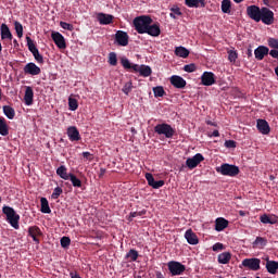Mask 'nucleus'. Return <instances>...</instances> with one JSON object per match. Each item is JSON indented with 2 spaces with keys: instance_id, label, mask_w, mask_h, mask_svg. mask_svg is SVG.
<instances>
[{
  "instance_id": "31",
  "label": "nucleus",
  "mask_w": 278,
  "mask_h": 278,
  "mask_svg": "<svg viewBox=\"0 0 278 278\" xmlns=\"http://www.w3.org/2000/svg\"><path fill=\"white\" fill-rule=\"evenodd\" d=\"M218 264H229L231 262V252H223L217 256Z\"/></svg>"
},
{
  "instance_id": "37",
  "label": "nucleus",
  "mask_w": 278,
  "mask_h": 278,
  "mask_svg": "<svg viewBox=\"0 0 278 278\" xmlns=\"http://www.w3.org/2000/svg\"><path fill=\"white\" fill-rule=\"evenodd\" d=\"M121 64H122L123 68H125L126 71H134V66L136 65V64L129 62V59H127L126 56L121 58Z\"/></svg>"
},
{
  "instance_id": "9",
  "label": "nucleus",
  "mask_w": 278,
  "mask_h": 278,
  "mask_svg": "<svg viewBox=\"0 0 278 278\" xmlns=\"http://www.w3.org/2000/svg\"><path fill=\"white\" fill-rule=\"evenodd\" d=\"M261 14H262V8L260 9V7H257L255 4L249 5L247 8V15L252 21H255V23H260Z\"/></svg>"
},
{
  "instance_id": "27",
  "label": "nucleus",
  "mask_w": 278,
  "mask_h": 278,
  "mask_svg": "<svg viewBox=\"0 0 278 278\" xmlns=\"http://www.w3.org/2000/svg\"><path fill=\"white\" fill-rule=\"evenodd\" d=\"M149 36H152L153 38H157L160 34H162V30L160 29V24H150L148 26V29L146 31Z\"/></svg>"
},
{
  "instance_id": "6",
  "label": "nucleus",
  "mask_w": 278,
  "mask_h": 278,
  "mask_svg": "<svg viewBox=\"0 0 278 278\" xmlns=\"http://www.w3.org/2000/svg\"><path fill=\"white\" fill-rule=\"evenodd\" d=\"M167 268L172 275V277H177L179 275H184L186 273V265L177 262V261H172L167 264Z\"/></svg>"
},
{
  "instance_id": "47",
  "label": "nucleus",
  "mask_w": 278,
  "mask_h": 278,
  "mask_svg": "<svg viewBox=\"0 0 278 278\" xmlns=\"http://www.w3.org/2000/svg\"><path fill=\"white\" fill-rule=\"evenodd\" d=\"M154 97H164L166 94V91H164V87L159 86L153 88Z\"/></svg>"
},
{
  "instance_id": "7",
  "label": "nucleus",
  "mask_w": 278,
  "mask_h": 278,
  "mask_svg": "<svg viewBox=\"0 0 278 278\" xmlns=\"http://www.w3.org/2000/svg\"><path fill=\"white\" fill-rule=\"evenodd\" d=\"M26 41L28 50L30 53H33L36 62H38V64H45V58H42V54H40V51L36 47V43H34V40H31V37H26Z\"/></svg>"
},
{
  "instance_id": "24",
  "label": "nucleus",
  "mask_w": 278,
  "mask_h": 278,
  "mask_svg": "<svg viewBox=\"0 0 278 278\" xmlns=\"http://www.w3.org/2000/svg\"><path fill=\"white\" fill-rule=\"evenodd\" d=\"M100 25H111L114 21V16L111 14H105V13H98L97 16Z\"/></svg>"
},
{
  "instance_id": "38",
  "label": "nucleus",
  "mask_w": 278,
  "mask_h": 278,
  "mask_svg": "<svg viewBox=\"0 0 278 278\" xmlns=\"http://www.w3.org/2000/svg\"><path fill=\"white\" fill-rule=\"evenodd\" d=\"M10 130L8 129V123L3 117H0V136H8Z\"/></svg>"
},
{
  "instance_id": "21",
  "label": "nucleus",
  "mask_w": 278,
  "mask_h": 278,
  "mask_svg": "<svg viewBox=\"0 0 278 278\" xmlns=\"http://www.w3.org/2000/svg\"><path fill=\"white\" fill-rule=\"evenodd\" d=\"M52 40L58 48L66 49V40L64 39V36L62 34L52 33Z\"/></svg>"
},
{
  "instance_id": "30",
  "label": "nucleus",
  "mask_w": 278,
  "mask_h": 278,
  "mask_svg": "<svg viewBox=\"0 0 278 278\" xmlns=\"http://www.w3.org/2000/svg\"><path fill=\"white\" fill-rule=\"evenodd\" d=\"M68 169L66 168L65 165H61L56 169V175L61 177V179H64L65 181H68V178L71 177V174L67 172Z\"/></svg>"
},
{
  "instance_id": "32",
  "label": "nucleus",
  "mask_w": 278,
  "mask_h": 278,
  "mask_svg": "<svg viewBox=\"0 0 278 278\" xmlns=\"http://www.w3.org/2000/svg\"><path fill=\"white\" fill-rule=\"evenodd\" d=\"M187 8H205V0H185Z\"/></svg>"
},
{
  "instance_id": "63",
  "label": "nucleus",
  "mask_w": 278,
  "mask_h": 278,
  "mask_svg": "<svg viewBox=\"0 0 278 278\" xmlns=\"http://www.w3.org/2000/svg\"><path fill=\"white\" fill-rule=\"evenodd\" d=\"M207 125H212V127H216V124L214 122H207Z\"/></svg>"
},
{
  "instance_id": "11",
  "label": "nucleus",
  "mask_w": 278,
  "mask_h": 278,
  "mask_svg": "<svg viewBox=\"0 0 278 278\" xmlns=\"http://www.w3.org/2000/svg\"><path fill=\"white\" fill-rule=\"evenodd\" d=\"M115 41L119 47H127L129 45V35L126 31L117 30L115 34Z\"/></svg>"
},
{
  "instance_id": "10",
  "label": "nucleus",
  "mask_w": 278,
  "mask_h": 278,
  "mask_svg": "<svg viewBox=\"0 0 278 278\" xmlns=\"http://www.w3.org/2000/svg\"><path fill=\"white\" fill-rule=\"evenodd\" d=\"M260 264H262L260 258H245L242 261V266L249 268V270H260Z\"/></svg>"
},
{
  "instance_id": "56",
  "label": "nucleus",
  "mask_w": 278,
  "mask_h": 278,
  "mask_svg": "<svg viewBox=\"0 0 278 278\" xmlns=\"http://www.w3.org/2000/svg\"><path fill=\"white\" fill-rule=\"evenodd\" d=\"M213 251H223V249H225V245L220 242H217L215 243L213 247H212Z\"/></svg>"
},
{
  "instance_id": "45",
  "label": "nucleus",
  "mask_w": 278,
  "mask_h": 278,
  "mask_svg": "<svg viewBox=\"0 0 278 278\" xmlns=\"http://www.w3.org/2000/svg\"><path fill=\"white\" fill-rule=\"evenodd\" d=\"M15 31L18 38H23V24L21 22H14Z\"/></svg>"
},
{
  "instance_id": "14",
  "label": "nucleus",
  "mask_w": 278,
  "mask_h": 278,
  "mask_svg": "<svg viewBox=\"0 0 278 278\" xmlns=\"http://www.w3.org/2000/svg\"><path fill=\"white\" fill-rule=\"evenodd\" d=\"M134 73H139L141 77H151L153 71L149 65H134Z\"/></svg>"
},
{
  "instance_id": "48",
  "label": "nucleus",
  "mask_w": 278,
  "mask_h": 278,
  "mask_svg": "<svg viewBox=\"0 0 278 278\" xmlns=\"http://www.w3.org/2000/svg\"><path fill=\"white\" fill-rule=\"evenodd\" d=\"M228 60L229 62L235 63L238 60V52L236 50L228 51Z\"/></svg>"
},
{
  "instance_id": "29",
  "label": "nucleus",
  "mask_w": 278,
  "mask_h": 278,
  "mask_svg": "<svg viewBox=\"0 0 278 278\" xmlns=\"http://www.w3.org/2000/svg\"><path fill=\"white\" fill-rule=\"evenodd\" d=\"M229 227V220L219 217L215 220V231H224V229H227Z\"/></svg>"
},
{
  "instance_id": "28",
  "label": "nucleus",
  "mask_w": 278,
  "mask_h": 278,
  "mask_svg": "<svg viewBox=\"0 0 278 278\" xmlns=\"http://www.w3.org/2000/svg\"><path fill=\"white\" fill-rule=\"evenodd\" d=\"M261 223H263V225H277L278 223V217L275 215H262L260 217Z\"/></svg>"
},
{
  "instance_id": "43",
  "label": "nucleus",
  "mask_w": 278,
  "mask_h": 278,
  "mask_svg": "<svg viewBox=\"0 0 278 278\" xmlns=\"http://www.w3.org/2000/svg\"><path fill=\"white\" fill-rule=\"evenodd\" d=\"M68 108L72 112H75V110L79 108V103L77 102V99L68 98Z\"/></svg>"
},
{
  "instance_id": "44",
  "label": "nucleus",
  "mask_w": 278,
  "mask_h": 278,
  "mask_svg": "<svg viewBox=\"0 0 278 278\" xmlns=\"http://www.w3.org/2000/svg\"><path fill=\"white\" fill-rule=\"evenodd\" d=\"M109 64L111 66H116V64H118V59L116 56V52H111L109 54Z\"/></svg>"
},
{
  "instance_id": "41",
  "label": "nucleus",
  "mask_w": 278,
  "mask_h": 278,
  "mask_svg": "<svg viewBox=\"0 0 278 278\" xmlns=\"http://www.w3.org/2000/svg\"><path fill=\"white\" fill-rule=\"evenodd\" d=\"M222 12L224 14H231V0L222 1Z\"/></svg>"
},
{
  "instance_id": "64",
  "label": "nucleus",
  "mask_w": 278,
  "mask_h": 278,
  "mask_svg": "<svg viewBox=\"0 0 278 278\" xmlns=\"http://www.w3.org/2000/svg\"><path fill=\"white\" fill-rule=\"evenodd\" d=\"M15 46H18V41L16 39L13 40Z\"/></svg>"
},
{
  "instance_id": "54",
  "label": "nucleus",
  "mask_w": 278,
  "mask_h": 278,
  "mask_svg": "<svg viewBox=\"0 0 278 278\" xmlns=\"http://www.w3.org/2000/svg\"><path fill=\"white\" fill-rule=\"evenodd\" d=\"M132 88H134V85L131 83H126L122 90H123L124 94H129V92H131Z\"/></svg>"
},
{
  "instance_id": "5",
  "label": "nucleus",
  "mask_w": 278,
  "mask_h": 278,
  "mask_svg": "<svg viewBox=\"0 0 278 278\" xmlns=\"http://www.w3.org/2000/svg\"><path fill=\"white\" fill-rule=\"evenodd\" d=\"M260 21H262L264 25H273V23H275V13L270 9L263 7L261 8V16L258 17V22Z\"/></svg>"
},
{
  "instance_id": "12",
  "label": "nucleus",
  "mask_w": 278,
  "mask_h": 278,
  "mask_svg": "<svg viewBox=\"0 0 278 278\" xmlns=\"http://www.w3.org/2000/svg\"><path fill=\"white\" fill-rule=\"evenodd\" d=\"M169 81H170V85L174 86V88H177L178 90H184V88H186L188 84L186 79H184V77L177 76V75H173L169 78Z\"/></svg>"
},
{
  "instance_id": "60",
  "label": "nucleus",
  "mask_w": 278,
  "mask_h": 278,
  "mask_svg": "<svg viewBox=\"0 0 278 278\" xmlns=\"http://www.w3.org/2000/svg\"><path fill=\"white\" fill-rule=\"evenodd\" d=\"M253 55V51L251 49H248V58H251Z\"/></svg>"
},
{
  "instance_id": "33",
  "label": "nucleus",
  "mask_w": 278,
  "mask_h": 278,
  "mask_svg": "<svg viewBox=\"0 0 278 278\" xmlns=\"http://www.w3.org/2000/svg\"><path fill=\"white\" fill-rule=\"evenodd\" d=\"M3 114L9 118V121H14V116H16V111H14V108L10 105H4L2 108Z\"/></svg>"
},
{
  "instance_id": "36",
  "label": "nucleus",
  "mask_w": 278,
  "mask_h": 278,
  "mask_svg": "<svg viewBox=\"0 0 278 278\" xmlns=\"http://www.w3.org/2000/svg\"><path fill=\"white\" fill-rule=\"evenodd\" d=\"M267 240L263 237H256L255 241L253 242L254 249H264L266 247Z\"/></svg>"
},
{
  "instance_id": "62",
  "label": "nucleus",
  "mask_w": 278,
  "mask_h": 278,
  "mask_svg": "<svg viewBox=\"0 0 278 278\" xmlns=\"http://www.w3.org/2000/svg\"><path fill=\"white\" fill-rule=\"evenodd\" d=\"M239 215H240V216H245L247 213H244V211H239Z\"/></svg>"
},
{
  "instance_id": "17",
  "label": "nucleus",
  "mask_w": 278,
  "mask_h": 278,
  "mask_svg": "<svg viewBox=\"0 0 278 278\" xmlns=\"http://www.w3.org/2000/svg\"><path fill=\"white\" fill-rule=\"evenodd\" d=\"M146 179L148 181V186H151V188H154V190H157L164 186V180H155L153 177V174L147 173Z\"/></svg>"
},
{
  "instance_id": "1",
  "label": "nucleus",
  "mask_w": 278,
  "mask_h": 278,
  "mask_svg": "<svg viewBox=\"0 0 278 278\" xmlns=\"http://www.w3.org/2000/svg\"><path fill=\"white\" fill-rule=\"evenodd\" d=\"M134 27L139 34H147V29L152 25L153 18L149 15H141L134 20Z\"/></svg>"
},
{
  "instance_id": "58",
  "label": "nucleus",
  "mask_w": 278,
  "mask_h": 278,
  "mask_svg": "<svg viewBox=\"0 0 278 278\" xmlns=\"http://www.w3.org/2000/svg\"><path fill=\"white\" fill-rule=\"evenodd\" d=\"M106 172L108 170L105 168L101 167L100 172H99V178L101 179L105 175Z\"/></svg>"
},
{
  "instance_id": "55",
  "label": "nucleus",
  "mask_w": 278,
  "mask_h": 278,
  "mask_svg": "<svg viewBox=\"0 0 278 278\" xmlns=\"http://www.w3.org/2000/svg\"><path fill=\"white\" fill-rule=\"evenodd\" d=\"M224 144H225L226 149H236L235 140H226Z\"/></svg>"
},
{
  "instance_id": "51",
  "label": "nucleus",
  "mask_w": 278,
  "mask_h": 278,
  "mask_svg": "<svg viewBox=\"0 0 278 278\" xmlns=\"http://www.w3.org/2000/svg\"><path fill=\"white\" fill-rule=\"evenodd\" d=\"M61 247L63 249H68V247H71V238L68 237H62L61 238Z\"/></svg>"
},
{
  "instance_id": "50",
  "label": "nucleus",
  "mask_w": 278,
  "mask_h": 278,
  "mask_svg": "<svg viewBox=\"0 0 278 278\" xmlns=\"http://www.w3.org/2000/svg\"><path fill=\"white\" fill-rule=\"evenodd\" d=\"M267 42H268V47H270V49H274L275 51L278 50V39H276V38H269V39L267 40Z\"/></svg>"
},
{
  "instance_id": "52",
  "label": "nucleus",
  "mask_w": 278,
  "mask_h": 278,
  "mask_svg": "<svg viewBox=\"0 0 278 278\" xmlns=\"http://www.w3.org/2000/svg\"><path fill=\"white\" fill-rule=\"evenodd\" d=\"M184 71L186 73H194V71H197V65L194 63L187 64L184 66Z\"/></svg>"
},
{
  "instance_id": "22",
  "label": "nucleus",
  "mask_w": 278,
  "mask_h": 278,
  "mask_svg": "<svg viewBox=\"0 0 278 278\" xmlns=\"http://www.w3.org/2000/svg\"><path fill=\"white\" fill-rule=\"evenodd\" d=\"M265 268L269 275H277L278 273V261H270V258H266Z\"/></svg>"
},
{
  "instance_id": "26",
  "label": "nucleus",
  "mask_w": 278,
  "mask_h": 278,
  "mask_svg": "<svg viewBox=\"0 0 278 278\" xmlns=\"http://www.w3.org/2000/svg\"><path fill=\"white\" fill-rule=\"evenodd\" d=\"M0 35H1V40H12V31H10V27L8 24H1L0 26Z\"/></svg>"
},
{
  "instance_id": "42",
  "label": "nucleus",
  "mask_w": 278,
  "mask_h": 278,
  "mask_svg": "<svg viewBox=\"0 0 278 278\" xmlns=\"http://www.w3.org/2000/svg\"><path fill=\"white\" fill-rule=\"evenodd\" d=\"M184 13H181V9L179 7H173L170 8L169 16L170 18H177V16H181Z\"/></svg>"
},
{
  "instance_id": "25",
  "label": "nucleus",
  "mask_w": 278,
  "mask_h": 278,
  "mask_svg": "<svg viewBox=\"0 0 278 278\" xmlns=\"http://www.w3.org/2000/svg\"><path fill=\"white\" fill-rule=\"evenodd\" d=\"M24 103L25 105H34V89L30 86L26 87Z\"/></svg>"
},
{
  "instance_id": "4",
  "label": "nucleus",
  "mask_w": 278,
  "mask_h": 278,
  "mask_svg": "<svg viewBox=\"0 0 278 278\" xmlns=\"http://www.w3.org/2000/svg\"><path fill=\"white\" fill-rule=\"evenodd\" d=\"M154 132L157 134L159 136H165V138H173V136H175L176 130L175 128H173V126H170V124H157L154 127Z\"/></svg>"
},
{
  "instance_id": "35",
  "label": "nucleus",
  "mask_w": 278,
  "mask_h": 278,
  "mask_svg": "<svg viewBox=\"0 0 278 278\" xmlns=\"http://www.w3.org/2000/svg\"><path fill=\"white\" fill-rule=\"evenodd\" d=\"M175 55L178 58H188V55H190V51L184 47H176Z\"/></svg>"
},
{
  "instance_id": "15",
  "label": "nucleus",
  "mask_w": 278,
  "mask_h": 278,
  "mask_svg": "<svg viewBox=\"0 0 278 278\" xmlns=\"http://www.w3.org/2000/svg\"><path fill=\"white\" fill-rule=\"evenodd\" d=\"M67 138L71 142H79L81 140V135L75 126H70L67 128Z\"/></svg>"
},
{
  "instance_id": "40",
  "label": "nucleus",
  "mask_w": 278,
  "mask_h": 278,
  "mask_svg": "<svg viewBox=\"0 0 278 278\" xmlns=\"http://www.w3.org/2000/svg\"><path fill=\"white\" fill-rule=\"evenodd\" d=\"M68 179L72 182V186L74 188H81L83 182H81V180L79 178H77V176H75V174L70 173V178Z\"/></svg>"
},
{
  "instance_id": "39",
  "label": "nucleus",
  "mask_w": 278,
  "mask_h": 278,
  "mask_svg": "<svg viewBox=\"0 0 278 278\" xmlns=\"http://www.w3.org/2000/svg\"><path fill=\"white\" fill-rule=\"evenodd\" d=\"M139 257L138 251L131 249L126 254L125 258L128 260V262H137Z\"/></svg>"
},
{
  "instance_id": "23",
  "label": "nucleus",
  "mask_w": 278,
  "mask_h": 278,
  "mask_svg": "<svg viewBox=\"0 0 278 278\" xmlns=\"http://www.w3.org/2000/svg\"><path fill=\"white\" fill-rule=\"evenodd\" d=\"M185 238H186L188 244H192V245L199 244V237H197V233H194V231H192V229H188L185 232Z\"/></svg>"
},
{
  "instance_id": "13",
  "label": "nucleus",
  "mask_w": 278,
  "mask_h": 278,
  "mask_svg": "<svg viewBox=\"0 0 278 278\" xmlns=\"http://www.w3.org/2000/svg\"><path fill=\"white\" fill-rule=\"evenodd\" d=\"M202 86H214L216 76L212 72H204L201 76Z\"/></svg>"
},
{
  "instance_id": "8",
  "label": "nucleus",
  "mask_w": 278,
  "mask_h": 278,
  "mask_svg": "<svg viewBox=\"0 0 278 278\" xmlns=\"http://www.w3.org/2000/svg\"><path fill=\"white\" fill-rule=\"evenodd\" d=\"M204 160H205V157L203 156V154L197 153L192 157L187 159L186 166H187V168L192 170V169L197 168V166H199L201 164V162H203Z\"/></svg>"
},
{
  "instance_id": "57",
  "label": "nucleus",
  "mask_w": 278,
  "mask_h": 278,
  "mask_svg": "<svg viewBox=\"0 0 278 278\" xmlns=\"http://www.w3.org/2000/svg\"><path fill=\"white\" fill-rule=\"evenodd\" d=\"M83 157L85 160H88L89 162H92V154L90 152H83Z\"/></svg>"
},
{
  "instance_id": "2",
  "label": "nucleus",
  "mask_w": 278,
  "mask_h": 278,
  "mask_svg": "<svg viewBox=\"0 0 278 278\" xmlns=\"http://www.w3.org/2000/svg\"><path fill=\"white\" fill-rule=\"evenodd\" d=\"M2 213L7 215V220L13 229H18V220H21V215L16 214V211L12 206H3Z\"/></svg>"
},
{
  "instance_id": "16",
  "label": "nucleus",
  "mask_w": 278,
  "mask_h": 278,
  "mask_svg": "<svg viewBox=\"0 0 278 278\" xmlns=\"http://www.w3.org/2000/svg\"><path fill=\"white\" fill-rule=\"evenodd\" d=\"M268 53H270V49H268V47L258 46L254 50L255 60H257L258 62H262V60H264V58H266V55H268Z\"/></svg>"
},
{
  "instance_id": "3",
  "label": "nucleus",
  "mask_w": 278,
  "mask_h": 278,
  "mask_svg": "<svg viewBox=\"0 0 278 278\" xmlns=\"http://www.w3.org/2000/svg\"><path fill=\"white\" fill-rule=\"evenodd\" d=\"M216 173H219L225 177H237V175H240V167L229 163H224L219 167H216Z\"/></svg>"
},
{
  "instance_id": "19",
  "label": "nucleus",
  "mask_w": 278,
  "mask_h": 278,
  "mask_svg": "<svg viewBox=\"0 0 278 278\" xmlns=\"http://www.w3.org/2000/svg\"><path fill=\"white\" fill-rule=\"evenodd\" d=\"M28 236H30V238H33L34 242H36V244H40V239H38V237L42 236V230H40V227L38 226H30L28 228Z\"/></svg>"
},
{
  "instance_id": "18",
  "label": "nucleus",
  "mask_w": 278,
  "mask_h": 278,
  "mask_svg": "<svg viewBox=\"0 0 278 278\" xmlns=\"http://www.w3.org/2000/svg\"><path fill=\"white\" fill-rule=\"evenodd\" d=\"M256 129L263 134V136H268V134H270V125H268L266 119H257Z\"/></svg>"
},
{
  "instance_id": "61",
  "label": "nucleus",
  "mask_w": 278,
  "mask_h": 278,
  "mask_svg": "<svg viewBox=\"0 0 278 278\" xmlns=\"http://www.w3.org/2000/svg\"><path fill=\"white\" fill-rule=\"evenodd\" d=\"M264 5H270V0H263Z\"/></svg>"
},
{
  "instance_id": "20",
  "label": "nucleus",
  "mask_w": 278,
  "mask_h": 278,
  "mask_svg": "<svg viewBox=\"0 0 278 278\" xmlns=\"http://www.w3.org/2000/svg\"><path fill=\"white\" fill-rule=\"evenodd\" d=\"M24 73L25 75L36 76V75H40L41 70L40 67H38V65H36V63L30 62L24 66Z\"/></svg>"
},
{
  "instance_id": "59",
  "label": "nucleus",
  "mask_w": 278,
  "mask_h": 278,
  "mask_svg": "<svg viewBox=\"0 0 278 278\" xmlns=\"http://www.w3.org/2000/svg\"><path fill=\"white\" fill-rule=\"evenodd\" d=\"M211 136H213V138H218L220 132L218 130H214Z\"/></svg>"
},
{
  "instance_id": "53",
  "label": "nucleus",
  "mask_w": 278,
  "mask_h": 278,
  "mask_svg": "<svg viewBox=\"0 0 278 278\" xmlns=\"http://www.w3.org/2000/svg\"><path fill=\"white\" fill-rule=\"evenodd\" d=\"M60 27H62V29H66L67 31H73L75 29L73 24H68L66 22H60Z\"/></svg>"
},
{
  "instance_id": "49",
  "label": "nucleus",
  "mask_w": 278,
  "mask_h": 278,
  "mask_svg": "<svg viewBox=\"0 0 278 278\" xmlns=\"http://www.w3.org/2000/svg\"><path fill=\"white\" fill-rule=\"evenodd\" d=\"M144 214H147V211H141V212H131L129 214L128 220L129 223H131V220H134V218L138 217V216H144Z\"/></svg>"
},
{
  "instance_id": "46",
  "label": "nucleus",
  "mask_w": 278,
  "mask_h": 278,
  "mask_svg": "<svg viewBox=\"0 0 278 278\" xmlns=\"http://www.w3.org/2000/svg\"><path fill=\"white\" fill-rule=\"evenodd\" d=\"M64 192V190H62V187H55L52 194H51V199L53 200H58L60 199V195Z\"/></svg>"
},
{
  "instance_id": "34",
  "label": "nucleus",
  "mask_w": 278,
  "mask_h": 278,
  "mask_svg": "<svg viewBox=\"0 0 278 278\" xmlns=\"http://www.w3.org/2000/svg\"><path fill=\"white\" fill-rule=\"evenodd\" d=\"M40 203H41L40 212L42 214H51V207H49V200H47V198H41Z\"/></svg>"
}]
</instances>
